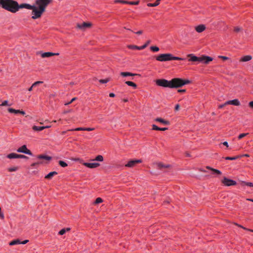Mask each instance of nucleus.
Masks as SVG:
<instances>
[{"label": "nucleus", "mask_w": 253, "mask_h": 253, "mask_svg": "<svg viewBox=\"0 0 253 253\" xmlns=\"http://www.w3.org/2000/svg\"><path fill=\"white\" fill-rule=\"evenodd\" d=\"M0 4H2V8L12 13H15L20 8H32V5L23 3L19 5L17 2L13 0H0Z\"/></svg>", "instance_id": "nucleus-1"}, {"label": "nucleus", "mask_w": 253, "mask_h": 253, "mask_svg": "<svg viewBox=\"0 0 253 253\" xmlns=\"http://www.w3.org/2000/svg\"><path fill=\"white\" fill-rule=\"evenodd\" d=\"M188 57L190 58L189 59V61H198L199 62L203 63L206 64H208L210 62L212 61L213 58L208 56L202 55L200 57H197L194 55L193 54H189L188 55Z\"/></svg>", "instance_id": "nucleus-2"}, {"label": "nucleus", "mask_w": 253, "mask_h": 253, "mask_svg": "<svg viewBox=\"0 0 253 253\" xmlns=\"http://www.w3.org/2000/svg\"><path fill=\"white\" fill-rule=\"evenodd\" d=\"M190 83L188 80H183L180 78H174L171 80V88H178L187 84Z\"/></svg>", "instance_id": "nucleus-3"}, {"label": "nucleus", "mask_w": 253, "mask_h": 253, "mask_svg": "<svg viewBox=\"0 0 253 253\" xmlns=\"http://www.w3.org/2000/svg\"><path fill=\"white\" fill-rule=\"evenodd\" d=\"M156 60L159 61H167L172 60H183V59L178 57L173 56L170 53H166L159 55L156 57Z\"/></svg>", "instance_id": "nucleus-4"}, {"label": "nucleus", "mask_w": 253, "mask_h": 253, "mask_svg": "<svg viewBox=\"0 0 253 253\" xmlns=\"http://www.w3.org/2000/svg\"><path fill=\"white\" fill-rule=\"evenodd\" d=\"M32 8L31 9L32 10V14L33 15L32 18L34 19L40 18L44 12L43 8H41V9H40L39 8H38L37 7L32 5Z\"/></svg>", "instance_id": "nucleus-5"}, {"label": "nucleus", "mask_w": 253, "mask_h": 253, "mask_svg": "<svg viewBox=\"0 0 253 253\" xmlns=\"http://www.w3.org/2000/svg\"><path fill=\"white\" fill-rule=\"evenodd\" d=\"M156 83L159 86L171 88V80L168 81L166 79H158L156 81Z\"/></svg>", "instance_id": "nucleus-6"}, {"label": "nucleus", "mask_w": 253, "mask_h": 253, "mask_svg": "<svg viewBox=\"0 0 253 253\" xmlns=\"http://www.w3.org/2000/svg\"><path fill=\"white\" fill-rule=\"evenodd\" d=\"M51 0H37L36 3L39 6V8L41 9V8H43L44 11L46 6L49 4Z\"/></svg>", "instance_id": "nucleus-7"}, {"label": "nucleus", "mask_w": 253, "mask_h": 253, "mask_svg": "<svg viewBox=\"0 0 253 253\" xmlns=\"http://www.w3.org/2000/svg\"><path fill=\"white\" fill-rule=\"evenodd\" d=\"M150 43V41H148L143 45L141 46H138L137 45H128V47L130 49H138V50H142L145 48L148 44Z\"/></svg>", "instance_id": "nucleus-8"}, {"label": "nucleus", "mask_w": 253, "mask_h": 253, "mask_svg": "<svg viewBox=\"0 0 253 253\" xmlns=\"http://www.w3.org/2000/svg\"><path fill=\"white\" fill-rule=\"evenodd\" d=\"M222 182L224 185L227 186L235 185L236 184V181L228 179L226 177H224V178L222 180Z\"/></svg>", "instance_id": "nucleus-9"}, {"label": "nucleus", "mask_w": 253, "mask_h": 253, "mask_svg": "<svg viewBox=\"0 0 253 253\" xmlns=\"http://www.w3.org/2000/svg\"><path fill=\"white\" fill-rule=\"evenodd\" d=\"M17 151L19 153H23L30 155H32V152L29 149H27L26 146L25 145L17 149Z\"/></svg>", "instance_id": "nucleus-10"}, {"label": "nucleus", "mask_w": 253, "mask_h": 253, "mask_svg": "<svg viewBox=\"0 0 253 253\" xmlns=\"http://www.w3.org/2000/svg\"><path fill=\"white\" fill-rule=\"evenodd\" d=\"M91 26V24L90 23H86V22H84L81 24L78 23L77 25V28H78L82 30H85L86 29L90 27Z\"/></svg>", "instance_id": "nucleus-11"}, {"label": "nucleus", "mask_w": 253, "mask_h": 253, "mask_svg": "<svg viewBox=\"0 0 253 253\" xmlns=\"http://www.w3.org/2000/svg\"><path fill=\"white\" fill-rule=\"evenodd\" d=\"M7 157L9 159L14 158H25L27 159L28 157L25 155L17 154L16 153H10L7 156Z\"/></svg>", "instance_id": "nucleus-12"}, {"label": "nucleus", "mask_w": 253, "mask_h": 253, "mask_svg": "<svg viewBox=\"0 0 253 253\" xmlns=\"http://www.w3.org/2000/svg\"><path fill=\"white\" fill-rule=\"evenodd\" d=\"M83 165L90 169L96 168L100 166V164L98 163H84Z\"/></svg>", "instance_id": "nucleus-13"}, {"label": "nucleus", "mask_w": 253, "mask_h": 253, "mask_svg": "<svg viewBox=\"0 0 253 253\" xmlns=\"http://www.w3.org/2000/svg\"><path fill=\"white\" fill-rule=\"evenodd\" d=\"M141 160H131L128 162L127 164L126 165V167H134L136 164L141 163Z\"/></svg>", "instance_id": "nucleus-14"}, {"label": "nucleus", "mask_w": 253, "mask_h": 253, "mask_svg": "<svg viewBox=\"0 0 253 253\" xmlns=\"http://www.w3.org/2000/svg\"><path fill=\"white\" fill-rule=\"evenodd\" d=\"M225 104H231L235 106H239L240 105V102L237 99H235L232 100L226 101L225 102Z\"/></svg>", "instance_id": "nucleus-15"}, {"label": "nucleus", "mask_w": 253, "mask_h": 253, "mask_svg": "<svg viewBox=\"0 0 253 253\" xmlns=\"http://www.w3.org/2000/svg\"><path fill=\"white\" fill-rule=\"evenodd\" d=\"M206 29V26L203 24L199 25L195 27V30L198 33H201Z\"/></svg>", "instance_id": "nucleus-16"}, {"label": "nucleus", "mask_w": 253, "mask_h": 253, "mask_svg": "<svg viewBox=\"0 0 253 253\" xmlns=\"http://www.w3.org/2000/svg\"><path fill=\"white\" fill-rule=\"evenodd\" d=\"M54 55H58V53H54L52 52H47L42 54L41 56L42 58L49 57Z\"/></svg>", "instance_id": "nucleus-17"}, {"label": "nucleus", "mask_w": 253, "mask_h": 253, "mask_svg": "<svg viewBox=\"0 0 253 253\" xmlns=\"http://www.w3.org/2000/svg\"><path fill=\"white\" fill-rule=\"evenodd\" d=\"M38 159L39 160H45L47 161H50L51 159V157L45 155H39L38 156Z\"/></svg>", "instance_id": "nucleus-18"}, {"label": "nucleus", "mask_w": 253, "mask_h": 253, "mask_svg": "<svg viewBox=\"0 0 253 253\" xmlns=\"http://www.w3.org/2000/svg\"><path fill=\"white\" fill-rule=\"evenodd\" d=\"M157 122H160L161 123H163L164 124V125H169V122L168 121H166L161 118H158L157 119H156L155 120Z\"/></svg>", "instance_id": "nucleus-19"}, {"label": "nucleus", "mask_w": 253, "mask_h": 253, "mask_svg": "<svg viewBox=\"0 0 253 253\" xmlns=\"http://www.w3.org/2000/svg\"><path fill=\"white\" fill-rule=\"evenodd\" d=\"M252 59V57L251 55H246L242 58L240 61L241 62H247L251 60Z\"/></svg>", "instance_id": "nucleus-20"}, {"label": "nucleus", "mask_w": 253, "mask_h": 253, "mask_svg": "<svg viewBox=\"0 0 253 253\" xmlns=\"http://www.w3.org/2000/svg\"><path fill=\"white\" fill-rule=\"evenodd\" d=\"M57 174V172H56V171H52V172H49L48 174H47L45 176V178L46 179H50L52 178V177L56 175Z\"/></svg>", "instance_id": "nucleus-21"}, {"label": "nucleus", "mask_w": 253, "mask_h": 253, "mask_svg": "<svg viewBox=\"0 0 253 253\" xmlns=\"http://www.w3.org/2000/svg\"><path fill=\"white\" fill-rule=\"evenodd\" d=\"M206 169H210L213 172V173H216L217 174H221V172L220 170L216 169H213L209 166L206 167Z\"/></svg>", "instance_id": "nucleus-22"}, {"label": "nucleus", "mask_w": 253, "mask_h": 253, "mask_svg": "<svg viewBox=\"0 0 253 253\" xmlns=\"http://www.w3.org/2000/svg\"><path fill=\"white\" fill-rule=\"evenodd\" d=\"M161 0H157L156 1H155V3H149L147 4V5L149 7L157 6L160 4Z\"/></svg>", "instance_id": "nucleus-23"}, {"label": "nucleus", "mask_w": 253, "mask_h": 253, "mask_svg": "<svg viewBox=\"0 0 253 253\" xmlns=\"http://www.w3.org/2000/svg\"><path fill=\"white\" fill-rule=\"evenodd\" d=\"M121 75L123 77H126V76H133L136 75V74H132V73H131L129 72H121Z\"/></svg>", "instance_id": "nucleus-24"}, {"label": "nucleus", "mask_w": 253, "mask_h": 253, "mask_svg": "<svg viewBox=\"0 0 253 253\" xmlns=\"http://www.w3.org/2000/svg\"><path fill=\"white\" fill-rule=\"evenodd\" d=\"M21 244L20 241L19 239H16V240L12 241L11 242H10L9 243V244L10 246H13V245H17V244Z\"/></svg>", "instance_id": "nucleus-25"}, {"label": "nucleus", "mask_w": 253, "mask_h": 253, "mask_svg": "<svg viewBox=\"0 0 253 253\" xmlns=\"http://www.w3.org/2000/svg\"><path fill=\"white\" fill-rule=\"evenodd\" d=\"M158 167L159 169H161L163 168H169L170 167V165H164L162 163L158 164Z\"/></svg>", "instance_id": "nucleus-26"}, {"label": "nucleus", "mask_w": 253, "mask_h": 253, "mask_svg": "<svg viewBox=\"0 0 253 253\" xmlns=\"http://www.w3.org/2000/svg\"><path fill=\"white\" fill-rule=\"evenodd\" d=\"M33 129L36 131H41V130H43V129H44V126H34L33 127Z\"/></svg>", "instance_id": "nucleus-27"}, {"label": "nucleus", "mask_w": 253, "mask_h": 253, "mask_svg": "<svg viewBox=\"0 0 253 253\" xmlns=\"http://www.w3.org/2000/svg\"><path fill=\"white\" fill-rule=\"evenodd\" d=\"M126 83V84H127L128 85H129V86H132V87H133L134 88H136V87H137L136 84L135 83H133V82H130V81H126V83Z\"/></svg>", "instance_id": "nucleus-28"}, {"label": "nucleus", "mask_w": 253, "mask_h": 253, "mask_svg": "<svg viewBox=\"0 0 253 253\" xmlns=\"http://www.w3.org/2000/svg\"><path fill=\"white\" fill-rule=\"evenodd\" d=\"M8 111L10 113H14V114H18V113H19V112H20L19 110H15L13 108H9L8 109Z\"/></svg>", "instance_id": "nucleus-29"}, {"label": "nucleus", "mask_w": 253, "mask_h": 253, "mask_svg": "<svg viewBox=\"0 0 253 253\" xmlns=\"http://www.w3.org/2000/svg\"><path fill=\"white\" fill-rule=\"evenodd\" d=\"M94 160H96V161H100V162H102L103 161V157L101 155H98L96 158L95 159H94ZM93 161H94V160H93Z\"/></svg>", "instance_id": "nucleus-30"}, {"label": "nucleus", "mask_w": 253, "mask_h": 253, "mask_svg": "<svg viewBox=\"0 0 253 253\" xmlns=\"http://www.w3.org/2000/svg\"><path fill=\"white\" fill-rule=\"evenodd\" d=\"M59 164L60 165V166L63 168L66 167L68 166L67 163L62 161H59Z\"/></svg>", "instance_id": "nucleus-31"}, {"label": "nucleus", "mask_w": 253, "mask_h": 253, "mask_svg": "<svg viewBox=\"0 0 253 253\" xmlns=\"http://www.w3.org/2000/svg\"><path fill=\"white\" fill-rule=\"evenodd\" d=\"M84 130V127H77L75 129H69L68 131H80Z\"/></svg>", "instance_id": "nucleus-32"}, {"label": "nucleus", "mask_w": 253, "mask_h": 253, "mask_svg": "<svg viewBox=\"0 0 253 253\" xmlns=\"http://www.w3.org/2000/svg\"><path fill=\"white\" fill-rule=\"evenodd\" d=\"M150 49L151 50H152L154 52H157L159 50V48L157 46H151Z\"/></svg>", "instance_id": "nucleus-33"}, {"label": "nucleus", "mask_w": 253, "mask_h": 253, "mask_svg": "<svg viewBox=\"0 0 253 253\" xmlns=\"http://www.w3.org/2000/svg\"><path fill=\"white\" fill-rule=\"evenodd\" d=\"M115 2H116V3L120 2V3H124V4H127V3H128V1L124 0H115Z\"/></svg>", "instance_id": "nucleus-34"}, {"label": "nucleus", "mask_w": 253, "mask_h": 253, "mask_svg": "<svg viewBox=\"0 0 253 253\" xmlns=\"http://www.w3.org/2000/svg\"><path fill=\"white\" fill-rule=\"evenodd\" d=\"M103 202L102 199L101 198H97L94 202V204H98Z\"/></svg>", "instance_id": "nucleus-35"}, {"label": "nucleus", "mask_w": 253, "mask_h": 253, "mask_svg": "<svg viewBox=\"0 0 253 253\" xmlns=\"http://www.w3.org/2000/svg\"><path fill=\"white\" fill-rule=\"evenodd\" d=\"M42 81H37V82H35L34 84H33V86H34V87L39 85V84H42Z\"/></svg>", "instance_id": "nucleus-36"}, {"label": "nucleus", "mask_w": 253, "mask_h": 253, "mask_svg": "<svg viewBox=\"0 0 253 253\" xmlns=\"http://www.w3.org/2000/svg\"><path fill=\"white\" fill-rule=\"evenodd\" d=\"M248 134H249V133H248L240 134L238 136V138H239V139H242V138H243V137H244L245 136H247V135H248Z\"/></svg>", "instance_id": "nucleus-37"}, {"label": "nucleus", "mask_w": 253, "mask_h": 253, "mask_svg": "<svg viewBox=\"0 0 253 253\" xmlns=\"http://www.w3.org/2000/svg\"><path fill=\"white\" fill-rule=\"evenodd\" d=\"M243 183H244L245 185H247L248 186L253 187V183L252 182H246L243 181Z\"/></svg>", "instance_id": "nucleus-38"}, {"label": "nucleus", "mask_w": 253, "mask_h": 253, "mask_svg": "<svg viewBox=\"0 0 253 253\" xmlns=\"http://www.w3.org/2000/svg\"><path fill=\"white\" fill-rule=\"evenodd\" d=\"M109 79H107L105 80L101 79V80H99V82L102 84H105V83H107L108 82H109Z\"/></svg>", "instance_id": "nucleus-39"}, {"label": "nucleus", "mask_w": 253, "mask_h": 253, "mask_svg": "<svg viewBox=\"0 0 253 253\" xmlns=\"http://www.w3.org/2000/svg\"><path fill=\"white\" fill-rule=\"evenodd\" d=\"M237 158H238V157H227L225 159L226 160H234L237 159Z\"/></svg>", "instance_id": "nucleus-40"}, {"label": "nucleus", "mask_w": 253, "mask_h": 253, "mask_svg": "<svg viewBox=\"0 0 253 253\" xmlns=\"http://www.w3.org/2000/svg\"><path fill=\"white\" fill-rule=\"evenodd\" d=\"M242 30V28L239 27H236L234 28V31L236 33H238Z\"/></svg>", "instance_id": "nucleus-41"}, {"label": "nucleus", "mask_w": 253, "mask_h": 253, "mask_svg": "<svg viewBox=\"0 0 253 253\" xmlns=\"http://www.w3.org/2000/svg\"><path fill=\"white\" fill-rule=\"evenodd\" d=\"M76 99H77V98H76V97H74V98H72V99H71V100L70 102H67V103H66L65 104V105H69L70 104L72 103L73 101H75V100H76Z\"/></svg>", "instance_id": "nucleus-42"}, {"label": "nucleus", "mask_w": 253, "mask_h": 253, "mask_svg": "<svg viewBox=\"0 0 253 253\" xmlns=\"http://www.w3.org/2000/svg\"><path fill=\"white\" fill-rule=\"evenodd\" d=\"M139 3V1H128L127 4H133V5H137Z\"/></svg>", "instance_id": "nucleus-43"}, {"label": "nucleus", "mask_w": 253, "mask_h": 253, "mask_svg": "<svg viewBox=\"0 0 253 253\" xmlns=\"http://www.w3.org/2000/svg\"><path fill=\"white\" fill-rule=\"evenodd\" d=\"M152 129L153 130H159V129H160V127H158L155 125H152Z\"/></svg>", "instance_id": "nucleus-44"}, {"label": "nucleus", "mask_w": 253, "mask_h": 253, "mask_svg": "<svg viewBox=\"0 0 253 253\" xmlns=\"http://www.w3.org/2000/svg\"><path fill=\"white\" fill-rule=\"evenodd\" d=\"M18 168L17 167H13V168H9L8 169V170L9 171H16L17 170Z\"/></svg>", "instance_id": "nucleus-45"}, {"label": "nucleus", "mask_w": 253, "mask_h": 253, "mask_svg": "<svg viewBox=\"0 0 253 253\" xmlns=\"http://www.w3.org/2000/svg\"><path fill=\"white\" fill-rule=\"evenodd\" d=\"M65 233H66V230L64 229V228H63V229H61L59 232V234L62 235L64 234Z\"/></svg>", "instance_id": "nucleus-46"}, {"label": "nucleus", "mask_w": 253, "mask_h": 253, "mask_svg": "<svg viewBox=\"0 0 253 253\" xmlns=\"http://www.w3.org/2000/svg\"><path fill=\"white\" fill-rule=\"evenodd\" d=\"M0 106H9V105L8 104V101L5 100L2 102Z\"/></svg>", "instance_id": "nucleus-47"}, {"label": "nucleus", "mask_w": 253, "mask_h": 253, "mask_svg": "<svg viewBox=\"0 0 253 253\" xmlns=\"http://www.w3.org/2000/svg\"><path fill=\"white\" fill-rule=\"evenodd\" d=\"M41 163H42V162H41V161H39V162H37V163H35L32 164L31 166H32V167H35V166H36V165H39V164H41Z\"/></svg>", "instance_id": "nucleus-48"}, {"label": "nucleus", "mask_w": 253, "mask_h": 253, "mask_svg": "<svg viewBox=\"0 0 253 253\" xmlns=\"http://www.w3.org/2000/svg\"><path fill=\"white\" fill-rule=\"evenodd\" d=\"M219 58L222 59L223 60H225L228 59L227 57L224 56H219Z\"/></svg>", "instance_id": "nucleus-49"}, {"label": "nucleus", "mask_w": 253, "mask_h": 253, "mask_svg": "<svg viewBox=\"0 0 253 253\" xmlns=\"http://www.w3.org/2000/svg\"><path fill=\"white\" fill-rule=\"evenodd\" d=\"M94 128H90V127H84V130L86 131H91L94 130Z\"/></svg>", "instance_id": "nucleus-50"}, {"label": "nucleus", "mask_w": 253, "mask_h": 253, "mask_svg": "<svg viewBox=\"0 0 253 253\" xmlns=\"http://www.w3.org/2000/svg\"><path fill=\"white\" fill-rule=\"evenodd\" d=\"M239 226H240V227H242V228H243V229H245V230H248V231H251V232H253V230H252V229H247V228H245V227H243V226H241V225H239Z\"/></svg>", "instance_id": "nucleus-51"}, {"label": "nucleus", "mask_w": 253, "mask_h": 253, "mask_svg": "<svg viewBox=\"0 0 253 253\" xmlns=\"http://www.w3.org/2000/svg\"><path fill=\"white\" fill-rule=\"evenodd\" d=\"M179 108H180V106L179 104L176 105V106L175 107V110L178 111L179 109Z\"/></svg>", "instance_id": "nucleus-52"}, {"label": "nucleus", "mask_w": 253, "mask_h": 253, "mask_svg": "<svg viewBox=\"0 0 253 253\" xmlns=\"http://www.w3.org/2000/svg\"><path fill=\"white\" fill-rule=\"evenodd\" d=\"M186 91L185 89H178V92L180 93H184Z\"/></svg>", "instance_id": "nucleus-53"}, {"label": "nucleus", "mask_w": 253, "mask_h": 253, "mask_svg": "<svg viewBox=\"0 0 253 253\" xmlns=\"http://www.w3.org/2000/svg\"><path fill=\"white\" fill-rule=\"evenodd\" d=\"M249 105L250 107L253 108V101H251L249 102Z\"/></svg>", "instance_id": "nucleus-54"}, {"label": "nucleus", "mask_w": 253, "mask_h": 253, "mask_svg": "<svg viewBox=\"0 0 253 253\" xmlns=\"http://www.w3.org/2000/svg\"><path fill=\"white\" fill-rule=\"evenodd\" d=\"M167 129H168L167 127H163V128H161L160 127V129H159V130L165 131V130H166Z\"/></svg>", "instance_id": "nucleus-55"}, {"label": "nucleus", "mask_w": 253, "mask_h": 253, "mask_svg": "<svg viewBox=\"0 0 253 253\" xmlns=\"http://www.w3.org/2000/svg\"><path fill=\"white\" fill-rule=\"evenodd\" d=\"M28 242H29V241H28V240H25V241H23V242H21V244H26L27 243H28Z\"/></svg>", "instance_id": "nucleus-56"}, {"label": "nucleus", "mask_w": 253, "mask_h": 253, "mask_svg": "<svg viewBox=\"0 0 253 253\" xmlns=\"http://www.w3.org/2000/svg\"><path fill=\"white\" fill-rule=\"evenodd\" d=\"M227 104H225V103L223 104L220 105L219 106V108H222L223 107H224Z\"/></svg>", "instance_id": "nucleus-57"}, {"label": "nucleus", "mask_w": 253, "mask_h": 253, "mask_svg": "<svg viewBox=\"0 0 253 253\" xmlns=\"http://www.w3.org/2000/svg\"><path fill=\"white\" fill-rule=\"evenodd\" d=\"M115 96V94L113 93H110L109 94V96L111 97H114Z\"/></svg>", "instance_id": "nucleus-58"}, {"label": "nucleus", "mask_w": 253, "mask_h": 253, "mask_svg": "<svg viewBox=\"0 0 253 253\" xmlns=\"http://www.w3.org/2000/svg\"><path fill=\"white\" fill-rule=\"evenodd\" d=\"M223 144L224 145V146H226V147H228V142H226V141H225L223 143Z\"/></svg>", "instance_id": "nucleus-59"}, {"label": "nucleus", "mask_w": 253, "mask_h": 253, "mask_svg": "<svg viewBox=\"0 0 253 253\" xmlns=\"http://www.w3.org/2000/svg\"><path fill=\"white\" fill-rule=\"evenodd\" d=\"M142 33H143V31L140 30V31H139L137 32L136 33V34H138V35H140V34H142Z\"/></svg>", "instance_id": "nucleus-60"}, {"label": "nucleus", "mask_w": 253, "mask_h": 253, "mask_svg": "<svg viewBox=\"0 0 253 253\" xmlns=\"http://www.w3.org/2000/svg\"><path fill=\"white\" fill-rule=\"evenodd\" d=\"M34 87V86H33V85H32V86H31L30 87H29V88L28 90H29V91H32V90H33V88Z\"/></svg>", "instance_id": "nucleus-61"}, {"label": "nucleus", "mask_w": 253, "mask_h": 253, "mask_svg": "<svg viewBox=\"0 0 253 253\" xmlns=\"http://www.w3.org/2000/svg\"><path fill=\"white\" fill-rule=\"evenodd\" d=\"M19 113H20V114H22V115H25V112H24V111H20V112H19Z\"/></svg>", "instance_id": "nucleus-62"}, {"label": "nucleus", "mask_w": 253, "mask_h": 253, "mask_svg": "<svg viewBox=\"0 0 253 253\" xmlns=\"http://www.w3.org/2000/svg\"><path fill=\"white\" fill-rule=\"evenodd\" d=\"M64 229L66 230V232L69 231L70 230V228H64Z\"/></svg>", "instance_id": "nucleus-63"}, {"label": "nucleus", "mask_w": 253, "mask_h": 253, "mask_svg": "<svg viewBox=\"0 0 253 253\" xmlns=\"http://www.w3.org/2000/svg\"><path fill=\"white\" fill-rule=\"evenodd\" d=\"M247 200H248V201H252V202H253V199H247Z\"/></svg>", "instance_id": "nucleus-64"}]
</instances>
